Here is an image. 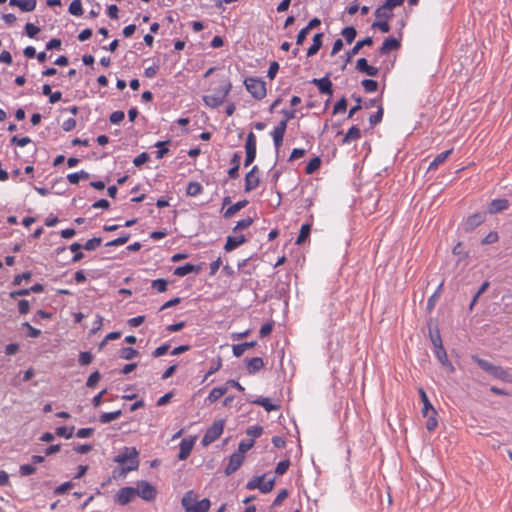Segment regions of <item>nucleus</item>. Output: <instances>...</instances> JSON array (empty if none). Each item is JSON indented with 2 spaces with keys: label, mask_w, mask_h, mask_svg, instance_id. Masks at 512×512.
Segmentation results:
<instances>
[{
  "label": "nucleus",
  "mask_w": 512,
  "mask_h": 512,
  "mask_svg": "<svg viewBox=\"0 0 512 512\" xmlns=\"http://www.w3.org/2000/svg\"><path fill=\"white\" fill-rule=\"evenodd\" d=\"M125 117V114L123 111H120V110H117V111H114L110 117H109V121L112 123V124H119L120 122L123 121Z\"/></svg>",
  "instance_id": "774afa93"
},
{
  "label": "nucleus",
  "mask_w": 512,
  "mask_h": 512,
  "mask_svg": "<svg viewBox=\"0 0 512 512\" xmlns=\"http://www.w3.org/2000/svg\"><path fill=\"white\" fill-rule=\"evenodd\" d=\"M254 445V440H243L239 443L238 450L236 453H240L244 456V453H246L248 450H250Z\"/></svg>",
  "instance_id": "864d4df0"
},
{
  "label": "nucleus",
  "mask_w": 512,
  "mask_h": 512,
  "mask_svg": "<svg viewBox=\"0 0 512 512\" xmlns=\"http://www.w3.org/2000/svg\"><path fill=\"white\" fill-rule=\"evenodd\" d=\"M36 0H21L20 9L24 12H31L36 8Z\"/></svg>",
  "instance_id": "5fc2aeb1"
},
{
  "label": "nucleus",
  "mask_w": 512,
  "mask_h": 512,
  "mask_svg": "<svg viewBox=\"0 0 512 512\" xmlns=\"http://www.w3.org/2000/svg\"><path fill=\"white\" fill-rule=\"evenodd\" d=\"M418 393H419V396L421 398V401L423 403V408H422V416L423 417H427L428 414L431 412L433 414H437V411L435 410V408L433 407V405L431 404L425 390L420 387L418 388Z\"/></svg>",
  "instance_id": "ddd939ff"
},
{
  "label": "nucleus",
  "mask_w": 512,
  "mask_h": 512,
  "mask_svg": "<svg viewBox=\"0 0 512 512\" xmlns=\"http://www.w3.org/2000/svg\"><path fill=\"white\" fill-rule=\"evenodd\" d=\"M121 415H122V411L121 410H116V411H113V412H104V413H102L100 415L99 421L102 424H107V423H110V422L118 419Z\"/></svg>",
  "instance_id": "c756f323"
},
{
  "label": "nucleus",
  "mask_w": 512,
  "mask_h": 512,
  "mask_svg": "<svg viewBox=\"0 0 512 512\" xmlns=\"http://www.w3.org/2000/svg\"><path fill=\"white\" fill-rule=\"evenodd\" d=\"M436 415L437 414H433L430 412L428 414V416L426 417L427 420L425 423V427L429 432L434 431L436 429V427L438 426V421H437Z\"/></svg>",
  "instance_id": "de8ad7c7"
},
{
  "label": "nucleus",
  "mask_w": 512,
  "mask_h": 512,
  "mask_svg": "<svg viewBox=\"0 0 512 512\" xmlns=\"http://www.w3.org/2000/svg\"><path fill=\"white\" fill-rule=\"evenodd\" d=\"M452 153V149L446 150L438 154L429 164L428 170H435L439 165L444 163L449 155Z\"/></svg>",
  "instance_id": "393cba45"
},
{
  "label": "nucleus",
  "mask_w": 512,
  "mask_h": 512,
  "mask_svg": "<svg viewBox=\"0 0 512 512\" xmlns=\"http://www.w3.org/2000/svg\"><path fill=\"white\" fill-rule=\"evenodd\" d=\"M74 426L66 427V426H60L57 427L55 430V434L59 437H64L65 439H70L73 436L74 432Z\"/></svg>",
  "instance_id": "f704fd0d"
},
{
  "label": "nucleus",
  "mask_w": 512,
  "mask_h": 512,
  "mask_svg": "<svg viewBox=\"0 0 512 512\" xmlns=\"http://www.w3.org/2000/svg\"><path fill=\"white\" fill-rule=\"evenodd\" d=\"M361 137V131L357 126H352L342 139V144H349Z\"/></svg>",
  "instance_id": "5701e85b"
},
{
  "label": "nucleus",
  "mask_w": 512,
  "mask_h": 512,
  "mask_svg": "<svg viewBox=\"0 0 512 512\" xmlns=\"http://www.w3.org/2000/svg\"><path fill=\"white\" fill-rule=\"evenodd\" d=\"M260 183V179L257 175H253L252 173H247L245 176V192H250L258 187Z\"/></svg>",
  "instance_id": "4be33fe9"
},
{
  "label": "nucleus",
  "mask_w": 512,
  "mask_h": 512,
  "mask_svg": "<svg viewBox=\"0 0 512 512\" xmlns=\"http://www.w3.org/2000/svg\"><path fill=\"white\" fill-rule=\"evenodd\" d=\"M195 443V437L194 438H184L181 440L179 444V453H178V459L179 460H185L190 455L193 446Z\"/></svg>",
  "instance_id": "1a4fd4ad"
},
{
  "label": "nucleus",
  "mask_w": 512,
  "mask_h": 512,
  "mask_svg": "<svg viewBox=\"0 0 512 512\" xmlns=\"http://www.w3.org/2000/svg\"><path fill=\"white\" fill-rule=\"evenodd\" d=\"M81 248H83V247L78 242L72 243L69 246V249L71 250V252L74 253V256L72 258L73 262H78V261H80L84 257V254L80 251Z\"/></svg>",
  "instance_id": "58836bf2"
},
{
  "label": "nucleus",
  "mask_w": 512,
  "mask_h": 512,
  "mask_svg": "<svg viewBox=\"0 0 512 512\" xmlns=\"http://www.w3.org/2000/svg\"><path fill=\"white\" fill-rule=\"evenodd\" d=\"M383 113H384L383 107H382V105H379L377 112L375 114H372L369 117V123H370L371 127L376 126L378 123H380L382 121Z\"/></svg>",
  "instance_id": "a18cd8bd"
},
{
  "label": "nucleus",
  "mask_w": 512,
  "mask_h": 512,
  "mask_svg": "<svg viewBox=\"0 0 512 512\" xmlns=\"http://www.w3.org/2000/svg\"><path fill=\"white\" fill-rule=\"evenodd\" d=\"M134 490L136 491V496L148 502L154 500L157 494L155 487L145 480L137 481Z\"/></svg>",
  "instance_id": "39448f33"
},
{
  "label": "nucleus",
  "mask_w": 512,
  "mask_h": 512,
  "mask_svg": "<svg viewBox=\"0 0 512 512\" xmlns=\"http://www.w3.org/2000/svg\"><path fill=\"white\" fill-rule=\"evenodd\" d=\"M68 12L73 16H81L83 14L81 0H73L69 5Z\"/></svg>",
  "instance_id": "473e14b6"
},
{
  "label": "nucleus",
  "mask_w": 512,
  "mask_h": 512,
  "mask_svg": "<svg viewBox=\"0 0 512 512\" xmlns=\"http://www.w3.org/2000/svg\"><path fill=\"white\" fill-rule=\"evenodd\" d=\"M210 508V500L204 498L194 504L190 512H207Z\"/></svg>",
  "instance_id": "72a5a7b5"
},
{
  "label": "nucleus",
  "mask_w": 512,
  "mask_h": 512,
  "mask_svg": "<svg viewBox=\"0 0 512 512\" xmlns=\"http://www.w3.org/2000/svg\"><path fill=\"white\" fill-rule=\"evenodd\" d=\"M389 20H381L378 19V21L374 22L372 24V27H377L381 32L388 33L390 31V25L388 23Z\"/></svg>",
  "instance_id": "bf43d9fd"
},
{
  "label": "nucleus",
  "mask_w": 512,
  "mask_h": 512,
  "mask_svg": "<svg viewBox=\"0 0 512 512\" xmlns=\"http://www.w3.org/2000/svg\"><path fill=\"white\" fill-rule=\"evenodd\" d=\"M442 287H443V282H441L439 284V286L437 287L436 291L429 297L428 301H427V308L428 310H432L440 296V293H441V290H442Z\"/></svg>",
  "instance_id": "37998d69"
},
{
  "label": "nucleus",
  "mask_w": 512,
  "mask_h": 512,
  "mask_svg": "<svg viewBox=\"0 0 512 512\" xmlns=\"http://www.w3.org/2000/svg\"><path fill=\"white\" fill-rule=\"evenodd\" d=\"M509 207V201L507 199H495L493 200L488 207V212L490 214H496L503 210H506Z\"/></svg>",
  "instance_id": "a211bd4d"
},
{
  "label": "nucleus",
  "mask_w": 512,
  "mask_h": 512,
  "mask_svg": "<svg viewBox=\"0 0 512 512\" xmlns=\"http://www.w3.org/2000/svg\"><path fill=\"white\" fill-rule=\"evenodd\" d=\"M203 190L202 185L199 182H190L187 186L186 193L189 196H197Z\"/></svg>",
  "instance_id": "ea45409f"
},
{
  "label": "nucleus",
  "mask_w": 512,
  "mask_h": 512,
  "mask_svg": "<svg viewBox=\"0 0 512 512\" xmlns=\"http://www.w3.org/2000/svg\"><path fill=\"white\" fill-rule=\"evenodd\" d=\"M139 352L132 347H124L120 350V357L125 360H131L138 356Z\"/></svg>",
  "instance_id": "79ce46f5"
},
{
  "label": "nucleus",
  "mask_w": 512,
  "mask_h": 512,
  "mask_svg": "<svg viewBox=\"0 0 512 512\" xmlns=\"http://www.w3.org/2000/svg\"><path fill=\"white\" fill-rule=\"evenodd\" d=\"M226 392L227 387H215L210 391L206 400L209 401L210 403H214L218 399H220Z\"/></svg>",
  "instance_id": "7c9ffc66"
},
{
  "label": "nucleus",
  "mask_w": 512,
  "mask_h": 512,
  "mask_svg": "<svg viewBox=\"0 0 512 512\" xmlns=\"http://www.w3.org/2000/svg\"><path fill=\"white\" fill-rule=\"evenodd\" d=\"M322 33H317L313 36V43L307 50V56L312 57L314 56L322 47Z\"/></svg>",
  "instance_id": "b1692460"
},
{
  "label": "nucleus",
  "mask_w": 512,
  "mask_h": 512,
  "mask_svg": "<svg viewBox=\"0 0 512 512\" xmlns=\"http://www.w3.org/2000/svg\"><path fill=\"white\" fill-rule=\"evenodd\" d=\"M169 142L168 141H158L156 144H155V147L158 148L157 152H156V158L157 159H161L164 157V155L166 153H168L169 149L166 147L167 144Z\"/></svg>",
  "instance_id": "3c124183"
},
{
  "label": "nucleus",
  "mask_w": 512,
  "mask_h": 512,
  "mask_svg": "<svg viewBox=\"0 0 512 512\" xmlns=\"http://www.w3.org/2000/svg\"><path fill=\"white\" fill-rule=\"evenodd\" d=\"M102 239L100 237H93L86 241V243L82 246L87 251L95 250L98 246H100Z\"/></svg>",
  "instance_id": "09e8293b"
},
{
  "label": "nucleus",
  "mask_w": 512,
  "mask_h": 512,
  "mask_svg": "<svg viewBox=\"0 0 512 512\" xmlns=\"http://www.w3.org/2000/svg\"><path fill=\"white\" fill-rule=\"evenodd\" d=\"M372 44H373L372 37H366V38L358 41L351 50L346 52V61H345V63L349 62L351 60V58L354 55H356L361 48H363L364 46H370ZM345 67H346V64H344L342 66V70L345 69Z\"/></svg>",
  "instance_id": "9d476101"
},
{
  "label": "nucleus",
  "mask_w": 512,
  "mask_h": 512,
  "mask_svg": "<svg viewBox=\"0 0 512 512\" xmlns=\"http://www.w3.org/2000/svg\"><path fill=\"white\" fill-rule=\"evenodd\" d=\"M485 220V215L483 213H475L471 216H469L464 224H463V227H464V230L465 231H472L474 230L476 227H478L480 224H482Z\"/></svg>",
  "instance_id": "9b49d317"
},
{
  "label": "nucleus",
  "mask_w": 512,
  "mask_h": 512,
  "mask_svg": "<svg viewBox=\"0 0 512 512\" xmlns=\"http://www.w3.org/2000/svg\"><path fill=\"white\" fill-rule=\"evenodd\" d=\"M93 356L90 352H80L79 354V364L81 366L89 365L92 362Z\"/></svg>",
  "instance_id": "0e129e2a"
},
{
  "label": "nucleus",
  "mask_w": 512,
  "mask_h": 512,
  "mask_svg": "<svg viewBox=\"0 0 512 512\" xmlns=\"http://www.w3.org/2000/svg\"><path fill=\"white\" fill-rule=\"evenodd\" d=\"M253 223V219L251 217L244 218L237 222L236 226L233 228V231L244 230L250 227Z\"/></svg>",
  "instance_id": "13d9d810"
},
{
  "label": "nucleus",
  "mask_w": 512,
  "mask_h": 512,
  "mask_svg": "<svg viewBox=\"0 0 512 512\" xmlns=\"http://www.w3.org/2000/svg\"><path fill=\"white\" fill-rule=\"evenodd\" d=\"M375 16L377 19L389 20L392 18L393 13L392 10L386 8L385 5L382 4L380 7L376 9Z\"/></svg>",
  "instance_id": "2f4dec72"
},
{
  "label": "nucleus",
  "mask_w": 512,
  "mask_h": 512,
  "mask_svg": "<svg viewBox=\"0 0 512 512\" xmlns=\"http://www.w3.org/2000/svg\"><path fill=\"white\" fill-rule=\"evenodd\" d=\"M32 277V272L30 271H26L22 274H18L14 277L13 281H12V284L15 285V286H19L21 285L22 281L23 280H29L30 278Z\"/></svg>",
  "instance_id": "052dcab7"
},
{
  "label": "nucleus",
  "mask_w": 512,
  "mask_h": 512,
  "mask_svg": "<svg viewBox=\"0 0 512 512\" xmlns=\"http://www.w3.org/2000/svg\"><path fill=\"white\" fill-rule=\"evenodd\" d=\"M138 451L135 447H125L124 451L117 455L114 459L115 462L119 464H125L129 462V465L123 468L124 473L136 470L139 466V461L137 459Z\"/></svg>",
  "instance_id": "f03ea898"
},
{
  "label": "nucleus",
  "mask_w": 512,
  "mask_h": 512,
  "mask_svg": "<svg viewBox=\"0 0 512 512\" xmlns=\"http://www.w3.org/2000/svg\"><path fill=\"white\" fill-rule=\"evenodd\" d=\"M245 150L246 152L256 153V136L253 132H250L247 135L245 142Z\"/></svg>",
  "instance_id": "e433bc0d"
},
{
  "label": "nucleus",
  "mask_w": 512,
  "mask_h": 512,
  "mask_svg": "<svg viewBox=\"0 0 512 512\" xmlns=\"http://www.w3.org/2000/svg\"><path fill=\"white\" fill-rule=\"evenodd\" d=\"M130 238V234L126 233V234H123L122 236L114 239V240H111L109 242L106 243V246L108 247H112V246H121V245H124L125 243L128 242Z\"/></svg>",
  "instance_id": "603ef678"
},
{
  "label": "nucleus",
  "mask_w": 512,
  "mask_h": 512,
  "mask_svg": "<svg viewBox=\"0 0 512 512\" xmlns=\"http://www.w3.org/2000/svg\"><path fill=\"white\" fill-rule=\"evenodd\" d=\"M36 470L37 469L33 464H22L19 466V474L22 477L34 474Z\"/></svg>",
  "instance_id": "8fccbe9b"
},
{
  "label": "nucleus",
  "mask_w": 512,
  "mask_h": 512,
  "mask_svg": "<svg viewBox=\"0 0 512 512\" xmlns=\"http://www.w3.org/2000/svg\"><path fill=\"white\" fill-rule=\"evenodd\" d=\"M263 478H264V475L256 476V477L252 478L250 481L247 482L246 489H248V490L259 489L260 490L261 481L263 480Z\"/></svg>",
  "instance_id": "6e6d98bb"
},
{
  "label": "nucleus",
  "mask_w": 512,
  "mask_h": 512,
  "mask_svg": "<svg viewBox=\"0 0 512 512\" xmlns=\"http://www.w3.org/2000/svg\"><path fill=\"white\" fill-rule=\"evenodd\" d=\"M356 69L371 77H376L379 74V69L369 65L365 58H360L357 60Z\"/></svg>",
  "instance_id": "f8f14e48"
},
{
  "label": "nucleus",
  "mask_w": 512,
  "mask_h": 512,
  "mask_svg": "<svg viewBox=\"0 0 512 512\" xmlns=\"http://www.w3.org/2000/svg\"><path fill=\"white\" fill-rule=\"evenodd\" d=\"M25 32L29 38H34L40 32V28L32 23H26Z\"/></svg>",
  "instance_id": "e2e57ef3"
},
{
  "label": "nucleus",
  "mask_w": 512,
  "mask_h": 512,
  "mask_svg": "<svg viewBox=\"0 0 512 512\" xmlns=\"http://www.w3.org/2000/svg\"><path fill=\"white\" fill-rule=\"evenodd\" d=\"M289 465H290V461L289 460H282L280 461L276 468H275V473L277 475H283L286 473V471L288 470L289 468Z\"/></svg>",
  "instance_id": "338daca9"
},
{
  "label": "nucleus",
  "mask_w": 512,
  "mask_h": 512,
  "mask_svg": "<svg viewBox=\"0 0 512 512\" xmlns=\"http://www.w3.org/2000/svg\"><path fill=\"white\" fill-rule=\"evenodd\" d=\"M247 91L256 100L263 99L267 94L266 83L258 77H249L244 81Z\"/></svg>",
  "instance_id": "7ed1b4c3"
},
{
  "label": "nucleus",
  "mask_w": 512,
  "mask_h": 512,
  "mask_svg": "<svg viewBox=\"0 0 512 512\" xmlns=\"http://www.w3.org/2000/svg\"><path fill=\"white\" fill-rule=\"evenodd\" d=\"M224 430V420L219 419L213 422V424L206 430L202 440L201 444L202 446L206 447L216 441Z\"/></svg>",
  "instance_id": "20e7f679"
},
{
  "label": "nucleus",
  "mask_w": 512,
  "mask_h": 512,
  "mask_svg": "<svg viewBox=\"0 0 512 512\" xmlns=\"http://www.w3.org/2000/svg\"><path fill=\"white\" fill-rule=\"evenodd\" d=\"M321 165V159L319 157H314L312 158L306 165V168H305V172L307 174H312L314 173L316 170L319 169Z\"/></svg>",
  "instance_id": "c03bdc74"
},
{
  "label": "nucleus",
  "mask_w": 512,
  "mask_h": 512,
  "mask_svg": "<svg viewBox=\"0 0 512 512\" xmlns=\"http://www.w3.org/2000/svg\"><path fill=\"white\" fill-rule=\"evenodd\" d=\"M168 281L166 279H155L151 282V287L159 293H163L167 290Z\"/></svg>",
  "instance_id": "4c0bfd02"
},
{
  "label": "nucleus",
  "mask_w": 512,
  "mask_h": 512,
  "mask_svg": "<svg viewBox=\"0 0 512 512\" xmlns=\"http://www.w3.org/2000/svg\"><path fill=\"white\" fill-rule=\"evenodd\" d=\"M100 378H101V375H100L99 371H95V372L91 373L86 381V386L89 388L95 387L96 384L98 383V381L100 380Z\"/></svg>",
  "instance_id": "680f3d73"
},
{
  "label": "nucleus",
  "mask_w": 512,
  "mask_h": 512,
  "mask_svg": "<svg viewBox=\"0 0 512 512\" xmlns=\"http://www.w3.org/2000/svg\"><path fill=\"white\" fill-rule=\"evenodd\" d=\"M243 461H244V456L242 454L236 453V452L231 454V456L229 457V463L225 468V474L227 476H229V475L233 474L234 472H236L239 469V467L242 465Z\"/></svg>",
  "instance_id": "6e6552de"
},
{
  "label": "nucleus",
  "mask_w": 512,
  "mask_h": 512,
  "mask_svg": "<svg viewBox=\"0 0 512 512\" xmlns=\"http://www.w3.org/2000/svg\"><path fill=\"white\" fill-rule=\"evenodd\" d=\"M496 379H499L506 383H512V373L509 369H505L501 366H496L493 374L491 375Z\"/></svg>",
  "instance_id": "f3484780"
},
{
  "label": "nucleus",
  "mask_w": 512,
  "mask_h": 512,
  "mask_svg": "<svg viewBox=\"0 0 512 512\" xmlns=\"http://www.w3.org/2000/svg\"><path fill=\"white\" fill-rule=\"evenodd\" d=\"M311 83L316 85L321 94H325L328 96H332V82L329 79V75H326L320 79L314 78L311 80Z\"/></svg>",
  "instance_id": "0eeeda50"
},
{
  "label": "nucleus",
  "mask_w": 512,
  "mask_h": 512,
  "mask_svg": "<svg viewBox=\"0 0 512 512\" xmlns=\"http://www.w3.org/2000/svg\"><path fill=\"white\" fill-rule=\"evenodd\" d=\"M196 502L197 498L192 490L187 491L181 500V504L186 512H190Z\"/></svg>",
  "instance_id": "412c9836"
},
{
  "label": "nucleus",
  "mask_w": 512,
  "mask_h": 512,
  "mask_svg": "<svg viewBox=\"0 0 512 512\" xmlns=\"http://www.w3.org/2000/svg\"><path fill=\"white\" fill-rule=\"evenodd\" d=\"M252 403L262 406L267 412L276 411L280 408L278 404H273L267 397L255 399Z\"/></svg>",
  "instance_id": "a878e982"
},
{
  "label": "nucleus",
  "mask_w": 512,
  "mask_h": 512,
  "mask_svg": "<svg viewBox=\"0 0 512 512\" xmlns=\"http://www.w3.org/2000/svg\"><path fill=\"white\" fill-rule=\"evenodd\" d=\"M435 356L437 357V359L443 366L449 368V370L451 372L454 371V367H453L452 363L448 360V357H447V354H446V351H445L443 345L437 346V349L435 350Z\"/></svg>",
  "instance_id": "aec40b11"
},
{
  "label": "nucleus",
  "mask_w": 512,
  "mask_h": 512,
  "mask_svg": "<svg viewBox=\"0 0 512 512\" xmlns=\"http://www.w3.org/2000/svg\"><path fill=\"white\" fill-rule=\"evenodd\" d=\"M472 360L477 363V365L482 369L484 370L485 372H487L488 374L492 375L493 374V371L496 367V365L492 364L491 362L487 361V360H484L476 355H473L472 356Z\"/></svg>",
  "instance_id": "bb28decb"
},
{
  "label": "nucleus",
  "mask_w": 512,
  "mask_h": 512,
  "mask_svg": "<svg viewBox=\"0 0 512 512\" xmlns=\"http://www.w3.org/2000/svg\"><path fill=\"white\" fill-rule=\"evenodd\" d=\"M232 88V84L229 81H225L221 86H219L213 94L204 95L203 101L205 105L210 108H217L221 104L224 103L227 95L229 94Z\"/></svg>",
  "instance_id": "f257e3e1"
},
{
  "label": "nucleus",
  "mask_w": 512,
  "mask_h": 512,
  "mask_svg": "<svg viewBox=\"0 0 512 512\" xmlns=\"http://www.w3.org/2000/svg\"><path fill=\"white\" fill-rule=\"evenodd\" d=\"M247 371L249 374H255L264 367V361L261 357H253L246 361Z\"/></svg>",
  "instance_id": "6ab92c4d"
},
{
  "label": "nucleus",
  "mask_w": 512,
  "mask_h": 512,
  "mask_svg": "<svg viewBox=\"0 0 512 512\" xmlns=\"http://www.w3.org/2000/svg\"><path fill=\"white\" fill-rule=\"evenodd\" d=\"M401 46L400 40L394 37H388L380 47V54H388L390 51L397 50Z\"/></svg>",
  "instance_id": "2eb2a0df"
},
{
  "label": "nucleus",
  "mask_w": 512,
  "mask_h": 512,
  "mask_svg": "<svg viewBox=\"0 0 512 512\" xmlns=\"http://www.w3.org/2000/svg\"><path fill=\"white\" fill-rule=\"evenodd\" d=\"M136 497V491L134 490V487H122L118 490L114 497V501L119 505H127L131 501H133Z\"/></svg>",
  "instance_id": "423d86ee"
},
{
  "label": "nucleus",
  "mask_w": 512,
  "mask_h": 512,
  "mask_svg": "<svg viewBox=\"0 0 512 512\" xmlns=\"http://www.w3.org/2000/svg\"><path fill=\"white\" fill-rule=\"evenodd\" d=\"M263 428L259 425L251 426L246 430V434L254 440L262 435Z\"/></svg>",
  "instance_id": "4d7b16f0"
},
{
  "label": "nucleus",
  "mask_w": 512,
  "mask_h": 512,
  "mask_svg": "<svg viewBox=\"0 0 512 512\" xmlns=\"http://www.w3.org/2000/svg\"><path fill=\"white\" fill-rule=\"evenodd\" d=\"M310 231H311V225L308 223L303 224L300 228V232H299L298 238L296 240V243L297 244L303 243L308 238Z\"/></svg>",
  "instance_id": "a19ab883"
},
{
  "label": "nucleus",
  "mask_w": 512,
  "mask_h": 512,
  "mask_svg": "<svg viewBox=\"0 0 512 512\" xmlns=\"http://www.w3.org/2000/svg\"><path fill=\"white\" fill-rule=\"evenodd\" d=\"M248 204L247 200L238 201L235 204L231 205L226 209L224 212V218H231L235 213L240 211L242 208H244Z\"/></svg>",
  "instance_id": "cd10ccee"
},
{
  "label": "nucleus",
  "mask_w": 512,
  "mask_h": 512,
  "mask_svg": "<svg viewBox=\"0 0 512 512\" xmlns=\"http://www.w3.org/2000/svg\"><path fill=\"white\" fill-rule=\"evenodd\" d=\"M200 270H201V265H194V264L187 263L185 265L177 267L173 273H174V275H176L178 277H183L190 273L197 274L200 272Z\"/></svg>",
  "instance_id": "4468645a"
},
{
  "label": "nucleus",
  "mask_w": 512,
  "mask_h": 512,
  "mask_svg": "<svg viewBox=\"0 0 512 512\" xmlns=\"http://www.w3.org/2000/svg\"><path fill=\"white\" fill-rule=\"evenodd\" d=\"M361 84L367 93H373L378 89V82L373 79H364Z\"/></svg>",
  "instance_id": "49530a36"
},
{
  "label": "nucleus",
  "mask_w": 512,
  "mask_h": 512,
  "mask_svg": "<svg viewBox=\"0 0 512 512\" xmlns=\"http://www.w3.org/2000/svg\"><path fill=\"white\" fill-rule=\"evenodd\" d=\"M341 35L344 37L346 42L350 44L354 41L357 31L353 26H348L342 30Z\"/></svg>",
  "instance_id": "c9c22d12"
},
{
  "label": "nucleus",
  "mask_w": 512,
  "mask_h": 512,
  "mask_svg": "<svg viewBox=\"0 0 512 512\" xmlns=\"http://www.w3.org/2000/svg\"><path fill=\"white\" fill-rule=\"evenodd\" d=\"M150 159V156L147 152H142L140 153L137 157L134 158L133 160V164L136 166V167H140L141 165H143L144 163L148 162Z\"/></svg>",
  "instance_id": "69168bd1"
},
{
  "label": "nucleus",
  "mask_w": 512,
  "mask_h": 512,
  "mask_svg": "<svg viewBox=\"0 0 512 512\" xmlns=\"http://www.w3.org/2000/svg\"><path fill=\"white\" fill-rule=\"evenodd\" d=\"M256 344H257L256 341H251V342H244V343H241V344L234 345L233 346V355L235 357H240V356L243 355V353L247 349L254 347Z\"/></svg>",
  "instance_id": "c85d7f7f"
},
{
  "label": "nucleus",
  "mask_w": 512,
  "mask_h": 512,
  "mask_svg": "<svg viewBox=\"0 0 512 512\" xmlns=\"http://www.w3.org/2000/svg\"><path fill=\"white\" fill-rule=\"evenodd\" d=\"M246 242L244 235L228 236L224 246L225 251L230 252Z\"/></svg>",
  "instance_id": "dca6fc26"
}]
</instances>
